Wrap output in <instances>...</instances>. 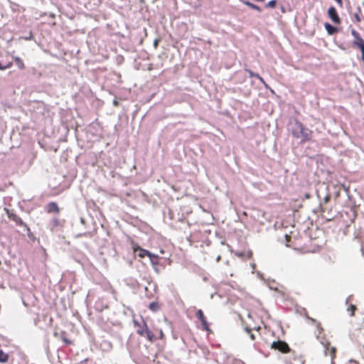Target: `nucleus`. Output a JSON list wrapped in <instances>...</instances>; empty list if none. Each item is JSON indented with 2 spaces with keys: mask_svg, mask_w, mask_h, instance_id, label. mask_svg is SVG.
<instances>
[{
  "mask_svg": "<svg viewBox=\"0 0 364 364\" xmlns=\"http://www.w3.org/2000/svg\"><path fill=\"white\" fill-rule=\"evenodd\" d=\"M242 2L243 4H245V6H249L250 9H252L253 10H255V11H259V12L262 11V9L259 6H257V4H255L252 3V2H250L248 0H242Z\"/></svg>",
  "mask_w": 364,
  "mask_h": 364,
  "instance_id": "obj_20",
  "label": "nucleus"
},
{
  "mask_svg": "<svg viewBox=\"0 0 364 364\" xmlns=\"http://www.w3.org/2000/svg\"><path fill=\"white\" fill-rule=\"evenodd\" d=\"M159 43V38H156L154 40V46L156 47V46L158 45V43Z\"/></svg>",
  "mask_w": 364,
  "mask_h": 364,
  "instance_id": "obj_32",
  "label": "nucleus"
},
{
  "mask_svg": "<svg viewBox=\"0 0 364 364\" xmlns=\"http://www.w3.org/2000/svg\"><path fill=\"white\" fill-rule=\"evenodd\" d=\"M353 298V296L352 295H350L349 296H348L346 299V304L348 305V302L352 299Z\"/></svg>",
  "mask_w": 364,
  "mask_h": 364,
  "instance_id": "obj_30",
  "label": "nucleus"
},
{
  "mask_svg": "<svg viewBox=\"0 0 364 364\" xmlns=\"http://www.w3.org/2000/svg\"><path fill=\"white\" fill-rule=\"evenodd\" d=\"M164 321H167V318L166 317H164Z\"/></svg>",
  "mask_w": 364,
  "mask_h": 364,
  "instance_id": "obj_49",
  "label": "nucleus"
},
{
  "mask_svg": "<svg viewBox=\"0 0 364 364\" xmlns=\"http://www.w3.org/2000/svg\"><path fill=\"white\" fill-rule=\"evenodd\" d=\"M361 52V60L364 63V45L361 47L358 48Z\"/></svg>",
  "mask_w": 364,
  "mask_h": 364,
  "instance_id": "obj_27",
  "label": "nucleus"
},
{
  "mask_svg": "<svg viewBox=\"0 0 364 364\" xmlns=\"http://www.w3.org/2000/svg\"><path fill=\"white\" fill-rule=\"evenodd\" d=\"M303 126L304 124L296 118L294 119L289 122V130L290 131L294 138L299 133V129H301V127H303Z\"/></svg>",
  "mask_w": 364,
  "mask_h": 364,
  "instance_id": "obj_8",
  "label": "nucleus"
},
{
  "mask_svg": "<svg viewBox=\"0 0 364 364\" xmlns=\"http://www.w3.org/2000/svg\"><path fill=\"white\" fill-rule=\"evenodd\" d=\"M164 336V333H163V331L161 330V339L163 338Z\"/></svg>",
  "mask_w": 364,
  "mask_h": 364,
  "instance_id": "obj_44",
  "label": "nucleus"
},
{
  "mask_svg": "<svg viewBox=\"0 0 364 364\" xmlns=\"http://www.w3.org/2000/svg\"><path fill=\"white\" fill-rule=\"evenodd\" d=\"M363 6H364V1L363 2Z\"/></svg>",
  "mask_w": 364,
  "mask_h": 364,
  "instance_id": "obj_51",
  "label": "nucleus"
},
{
  "mask_svg": "<svg viewBox=\"0 0 364 364\" xmlns=\"http://www.w3.org/2000/svg\"><path fill=\"white\" fill-rule=\"evenodd\" d=\"M33 38L32 35L31 34L30 36H28V38H26V40H31Z\"/></svg>",
  "mask_w": 364,
  "mask_h": 364,
  "instance_id": "obj_41",
  "label": "nucleus"
},
{
  "mask_svg": "<svg viewBox=\"0 0 364 364\" xmlns=\"http://www.w3.org/2000/svg\"><path fill=\"white\" fill-rule=\"evenodd\" d=\"M346 191L347 196H348V198H350V196H349V195H348V189H346Z\"/></svg>",
  "mask_w": 364,
  "mask_h": 364,
  "instance_id": "obj_45",
  "label": "nucleus"
},
{
  "mask_svg": "<svg viewBox=\"0 0 364 364\" xmlns=\"http://www.w3.org/2000/svg\"><path fill=\"white\" fill-rule=\"evenodd\" d=\"M235 364H245V363L241 360H237Z\"/></svg>",
  "mask_w": 364,
  "mask_h": 364,
  "instance_id": "obj_38",
  "label": "nucleus"
},
{
  "mask_svg": "<svg viewBox=\"0 0 364 364\" xmlns=\"http://www.w3.org/2000/svg\"><path fill=\"white\" fill-rule=\"evenodd\" d=\"M232 288L235 289V286L234 285H231Z\"/></svg>",
  "mask_w": 364,
  "mask_h": 364,
  "instance_id": "obj_48",
  "label": "nucleus"
},
{
  "mask_svg": "<svg viewBox=\"0 0 364 364\" xmlns=\"http://www.w3.org/2000/svg\"><path fill=\"white\" fill-rule=\"evenodd\" d=\"M5 68L4 65H2V63L0 62V70H4Z\"/></svg>",
  "mask_w": 364,
  "mask_h": 364,
  "instance_id": "obj_35",
  "label": "nucleus"
},
{
  "mask_svg": "<svg viewBox=\"0 0 364 364\" xmlns=\"http://www.w3.org/2000/svg\"><path fill=\"white\" fill-rule=\"evenodd\" d=\"M244 70L249 74L250 77H255L258 79L264 86L265 88L269 89L272 92H274V90L269 86V85L265 82L264 78L257 73L253 72L252 70L248 68L247 65L245 64Z\"/></svg>",
  "mask_w": 364,
  "mask_h": 364,
  "instance_id": "obj_9",
  "label": "nucleus"
},
{
  "mask_svg": "<svg viewBox=\"0 0 364 364\" xmlns=\"http://www.w3.org/2000/svg\"><path fill=\"white\" fill-rule=\"evenodd\" d=\"M350 33L354 38V40L352 42L353 47L359 48L364 46V40L361 38L360 33L358 31H356L354 28H352Z\"/></svg>",
  "mask_w": 364,
  "mask_h": 364,
  "instance_id": "obj_13",
  "label": "nucleus"
},
{
  "mask_svg": "<svg viewBox=\"0 0 364 364\" xmlns=\"http://www.w3.org/2000/svg\"><path fill=\"white\" fill-rule=\"evenodd\" d=\"M166 251L164 250L161 248V267L165 266L166 264H170L171 263V260L169 258L168 252L172 249V245L171 244L166 245Z\"/></svg>",
  "mask_w": 364,
  "mask_h": 364,
  "instance_id": "obj_7",
  "label": "nucleus"
},
{
  "mask_svg": "<svg viewBox=\"0 0 364 364\" xmlns=\"http://www.w3.org/2000/svg\"><path fill=\"white\" fill-rule=\"evenodd\" d=\"M0 287L3 288V286H1V285H0Z\"/></svg>",
  "mask_w": 364,
  "mask_h": 364,
  "instance_id": "obj_52",
  "label": "nucleus"
},
{
  "mask_svg": "<svg viewBox=\"0 0 364 364\" xmlns=\"http://www.w3.org/2000/svg\"><path fill=\"white\" fill-rule=\"evenodd\" d=\"M247 317H248V318H252V314H251V313H250V312H249V313L247 314Z\"/></svg>",
  "mask_w": 364,
  "mask_h": 364,
  "instance_id": "obj_43",
  "label": "nucleus"
},
{
  "mask_svg": "<svg viewBox=\"0 0 364 364\" xmlns=\"http://www.w3.org/2000/svg\"><path fill=\"white\" fill-rule=\"evenodd\" d=\"M354 18H355L356 22H360L361 21V18L359 16L358 13H355L354 14Z\"/></svg>",
  "mask_w": 364,
  "mask_h": 364,
  "instance_id": "obj_28",
  "label": "nucleus"
},
{
  "mask_svg": "<svg viewBox=\"0 0 364 364\" xmlns=\"http://www.w3.org/2000/svg\"><path fill=\"white\" fill-rule=\"evenodd\" d=\"M196 317L200 321L202 329L205 331H210L209 328V323L207 321L203 311L201 309H198L196 312Z\"/></svg>",
  "mask_w": 364,
  "mask_h": 364,
  "instance_id": "obj_10",
  "label": "nucleus"
},
{
  "mask_svg": "<svg viewBox=\"0 0 364 364\" xmlns=\"http://www.w3.org/2000/svg\"><path fill=\"white\" fill-rule=\"evenodd\" d=\"M306 313V318L312 323L315 324L316 327V330L318 333L315 332L316 338L320 341V343L323 347V353L325 356L330 355L331 357V364H336L333 361L334 358L336 357V348L335 347H330L331 343L326 340L325 336L321 338V334L323 332V328L319 322H318L316 319L309 316L306 314V311L305 309H303Z\"/></svg>",
  "mask_w": 364,
  "mask_h": 364,
  "instance_id": "obj_1",
  "label": "nucleus"
},
{
  "mask_svg": "<svg viewBox=\"0 0 364 364\" xmlns=\"http://www.w3.org/2000/svg\"><path fill=\"white\" fill-rule=\"evenodd\" d=\"M313 132L304 125L299 129V133L295 136V139H300V144L309 141L312 138Z\"/></svg>",
  "mask_w": 364,
  "mask_h": 364,
  "instance_id": "obj_3",
  "label": "nucleus"
},
{
  "mask_svg": "<svg viewBox=\"0 0 364 364\" xmlns=\"http://www.w3.org/2000/svg\"><path fill=\"white\" fill-rule=\"evenodd\" d=\"M324 28L329 36H333L340 31V28L328 22L324 23Z\"/></svg>",
  "mask_w": 364,
  "mask_h": 364,
  "instance_id": "obj_16",
  "label": "nucleus"
},
{
  "mask_svg": "<svg viewBox=\"0 0 364 364\" xmlns=\"http://www.w3.org/2000/svg\"><path fill=\"white\" fill-rule=\"evenodd\" d=\"M363 323H364V318H363Z\"/></svg>",
  "mask_w": 364,
  "mask_h": 364,
  "instance_id": "obj_50",
  "label": "nucleus"
},
{
  "mask_svg": "<svg viewBox=\"0 0 364 364\" xmlns=\"http://www.w3.org/2000/svg\"><path fill=\"white\" fill-rule=\"evenodd\" d=\"M9 360V355L5 353L3 350L0 349V363H6Z\"/></svg>",
  "mask_w": 364,
  "mask_h": 364,
  "instance_id": "obj_22",
  "label": "nucleus"
},
{
  "mask_svg": "<svg viewBox=\"0 0 364 364\" xmlns=\"http://www.w3.org/2000/svg\"><path fill=\"white\" fill-rule=\"evenodd\" d=\"M164 215V222L170 226H173V221H181V218L179 216V214L177 215V217L175 216L174 213L169 208H167V212L166 210L163 211Z\"/></svg>",
  "mask_w": 364,
  "mask_h": 364,
  "instance_id": "obj_4",
  "label": "nucleus"
},
{
  "mask_svg": "<svg viewBox=\"0 0 364 364\" xmlns=\"http://www.w3.org/2000/svg\"><path fill=\"white\" fill-rule=\"evenodd\" d=\"M340 7H343V0H334Z\"/></svg>",
  "mask_w": 364,
  "mask_h": 364,
  "instance_id": "obj_31",
  "label": "nucleus"
},
{
  "mask_svg": "<svg viewBox=\"0 0 364 364\" xmlns=\"http://www.w3.org/2000/svg\"><path fill=\"white\" fill-rule=\"evenodd\" d=\"M12 65H13V63L12 62L7 63L6 65H4L5 70L11 68Z\"/></svg>",
  "mask_w": 364,
  "mask_h": 364,
  "instance_id": "obj_29",
  "label": "nucleus"
},
{
  "mask_svg": "<svg viewBox=\"0 0 364 364\" xmlns=\"http://www.w3.org/2000/svg\"><path fill=\"white\" fill-rule=\"evenodd\" d=\"M113 105H114V106H117V105H119V102H118L116 100H114L113 101Z\"/></svg>",
  "mask_w": 364,
  "mask_h": 364,
  "instance_id": "obj_36",
  "label": "nucleus"
},
{
  "mask_svg": "<svg viewBox=\"0 0 364 364\" xmlns=\"http://www.w3.org/2000/svg\"><path fill=\"white\" fill-rule=\"evenodd\" d=\"M272 348L284 353L291 351V348L287 343L282 340L273 341L272 343Z\"/></svg>",
  "mask_w": 364,
  "mask_h": 364,
  "instance_id": "obj_6",
  "label": "nucleus"
},
{
  "mask_svg": "<svg viewBox=\"0 0 364 364\" xmlns=\"http://www.w3.org/2000/svg\"><path fill=\"white\" fill-rule=\"evenodd\" d=\"M244 329H245V331L247 333V334L250 336L251 340L254 341L255 339V334L252 333V330H255L257 332H258L261 329V327L259 326H255L253 328H252V327L247 326L245 327Z\"/></svg>",
  "mask_w": 364,
  "mask_h": 364,
  "instance_id": "obj_18",
  "label": "nucleus"
},
{
  "mask_svg": "<svg viewBox=\"0 0 364 364\" xmlns=\"http://www.w3.org/2000/svg\"><path fill=\"white\" fill-rule=\"evenodd\" d=\"M361 12V9H360V6H358L357 8V12L356 13H360Z\"/></svg>",
  "mask_w": 364,
  "mask_h": 364,
  "instance_id": "obj_39",
  "label": "nucleus"
},
{
  "mask_svg": "<svg viewBox=\"0 0 364 364\" xmlns=\"http://www.w3.org/2000/svg\"><path fill=\"white\" fill-rule=\"evenodd\" d=\"M318 198L319 199L318 206L316 209L314 210V213H318V212L324 213L325 210L326 208L324 205L326 203H327L329 201V200L331 198V196L329 194H326L323 197V198L321 200L319 194L318 193Z\"/></svg>",
  "mask_w": 364,
  "mask_h": 364,
  "instance_id": "obj_14",
  "label": "nucleus"
},
{
  "mask_svg": "<svg viewBox=\"0 0 364 364\" xmlns=\"http://www.w3.org/2000/svg\"><path fill=\"white\" fill-rule=\"evenodd\" d=\"M326 220L330 221V220H331V218H326Z\"/></svg>",
  "mask_w": 364,
  "mask_h": 364,
  "instance_id": "obj_47",
  "label": "nucleus"
},
{
  "mask_svg": "<svg viewBox=\"0 0 364 364\" xmlns=\"http://www.w3.org/2000/svg\"><path fill=\"white\" fill-rule=\"evenodd\" d=\"M277 3V0H270L265 4L266 8H275Z\"/></svg>",
  "mask_w": 364,
  "mask_h": 364,
  "instance_id": "obj_25",
  "label": "nucleus"
},
{
  "mask_svg": "<svg viewBox=\"0 0 364 364\" xmlns=\"http://www.w3.org/2000/svg\"><path fill=\"white\" fill-rule=\"evenodd\" d=\"M134 323L135 324H137L139 326V328L137 329V333L141 336H145V331H146L149 329L145 321L144 320L142 321L143 326H140L136 321H134Z\"/></svg>",
  "mask_w": 364,
  "mask_h": 364,
  "instance_id": "obj_19",
  "label": "nucleus"
},
{
  "mask_svg": "<svg viewBox=\"0 0 364 364\" xmlns=\"http://www.w3.org/2000/svg\"><path fill=\"white\" fill-rule=\"evenodd\" d=\"M363 335L361 333L360 329H357L355 332H353L350 334V340L355 343L357 346H363L364 347V344L361 342V339L363 338Z\"/></svg>",
  "mask_w": 364,
  "mask_h": 364,
  "instance_id": "obj_15",
  "label": "nucleus"
},
{
  "mask_svg": "<svg viewBox=\"0 0 364 364\" xmlns=\"http://www.w3.org/2000/svg\"><path fill=\"white\" fill-rule=\"evenodd\" d=\"M63 223L58 218L53 217L48 224V228L53 232L59 231L63 227Z\"/></svg>",
  "mask_w": 364,
  "mask_h": 364,
  "instance_id": "obj_11",
  "label": "nucleus"
},
{
  "mask_svg": "<svg viewBox=\"0 0 364 364\" xmlns=\"http://www.w3.org/2000/svg\"><path fill=\"white\" fill-rule=\"evenodd\" d=\"M138 250H139V253H138L139 257L143 258L145 256H148L154 270L156 272H159V257L157 255L152 254L149 251L142 249L141 247H139Z\"/></svg>",
  "mask_w": 364,
  "mask_h": 364,
  "instance_id": "obj_2",
  "label": "nucleus"
},
{
  "mask_svg": "<svg viewBox=\"0 0 364 364\" xmlns=\"http://www.w3.org/2000/svg\"><path fill=\"white\" fill-rule=\"evenodd\" d=\"M160 240H161V244L162 243V242H166V238L163 237L161 235Z\"/></svg>",
  "mask_w": 364,
  "mask_h": 364,
  "instance_id": "obj_33",
  "label": "nucleus"
},
{
  "mask_svg": "<svg viewBox=\"0 0 364 364\" xmlns=\"http://www.w3.org/2000/svg\"><path fill=\"white\" fill-rule=\"evenodd\" d=\"M149 308L150 310L156 312L159 309V304L157 301H153L149 304Z\"/></svg>",
  "mask_w": 364,
  "mask_h": 364,
  "instance_id": "obj_24",
  "label": "nucleus"
},
{
  "mask_svg": "<svg viewBox=\"0 0 364 364\" xmlns=\"http://www.w3.org/2000/svg\"><path fill=\"white\" fill-rule=\"evenodd\" d=\"M361 250H362V252H363V255H364L363 245L361 246Z\"/></svg>",
  "mask_w": 364,
  "mask_h": 364,
  "instance_id": "obj_46",
  "label": "nucleus"
},
{
  "mask_svg": "<svg viewBox=\"0 0 364 364\" xmlns=\"http://www.w3.org/2000/svg\"><path fill=\"white\" fill-rule=\"evenodd\" d=\"M63 340H64V341H65L66 343H70V341H69L68 339H67V338H64Z\"/></svg>",
  "mask_w": 364,
  "mask_h": 364,
  "instance_id": "obj_42",
  "label": "nucleus"
},
{
  "mask_svg": "<svg viewBox=\"0 0 364 364\" xmlns=\"http://www.w3.org/2000/svg\"><path fill=\"white\" fill-rule=\"evenodd\" d=\"M327 14L333 23L336 24H340L341 23V19L338 16L336 9L333 6H331L328 9Z\"/></svg>",
  "mask_w": 364,
  "mask_h": 364,
  "instance_id": "obj_12",
  "label": "nucleus"
},
{
  "mask_svg": "<svg viewBox=\"0 0 364 364\" xmlns=\"http://www.w3.org/2000/svg\"><path fill=\"white\" fill-rule=\"evenodd\" d=\"M7 214L9 218L14 221L17 225L23 227L25 228L29 237L31 236L32 233L30 228L18 215L14 213L9 212V210H7Z\"/></svg>",
  "mask_w": 364,
  "mask_h": 364,
  "instance_id": "obj_5",
  "label": "nucleus"
},
{
  "mask_svg": "<svg viewBox=\"0 0 364 364\" xmlns=\"http://www.w3.org/2000/svg\"><path fill=\"white\" fill-rule=\"evenodd\" d=\"M338 47L342 50H346V47L344 46V44H341L338 46Z\"/></svg>",
  "mask_w": 364,
  "mask_h": 364,
  "instance_id": "obj_34",
  "label": "nucleus"
},
{
  "mask_svg": "<svg viewBox=\"0 0 364 364\" xmlns=\"http://www.w3.org/2000/svg\"><path fill=\"white\" fill-rule=\"evenodd\" d=\"M46 210L48 213H58L60 212V208L55 202H50L46 206Z\"/></svg>",
  "mask_w": 364,
  "mask_h": 364,
  "instance_id": "obj_17",
  "label": "nucleus"
},
{
  "mask_svg": "<svg viewBox=\"0 0 364 364\" xmlns=\"http://www.w3.org/2000/svg\"><path fill=\"white\" fill-rule=\"evenodd\" d=\"M356 309V306L354 304H350L348 308L347 311H350V316H353L354 315L355 310Z\"/></svg>",
  "mask_w": 364,
  "mask_h": 364,
  "instance_id": "obj_26",
  "label": "nucleus"
},
{
  "mask_svg": "<svg viewBox=\"0 0 364 364\" xmlns=\"http://www.w3.org/2000/svg\"><path fill=\"white\" fill-rule=\"evenodd\" d=\"M147 339L151 342H153L154 340H156V336L151 331L148 329L146 331H145V336Z\"/></svg>",
  "mask_w": 364,
  "mask_h": 364,
  "instance_id": "obj_23",
  "label": "nucleus"
},
{
  "mask_svg": "<svg viewBox=\"0 0 364 364\" xmlns=\"http://www.w3.org/2000/svg\"><path fill=\"white\" fill-rule=\"evenodd\" d=\"M281 11L282 12L284 13L285 12V8L284 7L283 5L281 6Z\"/></svg>",
  "mask_w": 364,
  "mask_h": 364,
  "instance_id": "obj_37",
  "label": "nucleus"
},
{
  "mask_svg": "<svg viewBox=\"0 0 364 364\" xmlns=\"http://www.w3.org/2000/svg\"><path fill=\"white\" fill-rule=\"evenodd\" d=\"M12 58L15 61L16 65V66L18 67V69H20V70H24L25 69V65H24L23 60H21V58L20 57L16 56V55H12Z\"/></svg>",
  "mask_w": 364,
  "mask_h": 364,
  "instance_id": "obj_21",
  "label": "nucleus"
},
{
  "mask_svg": "<svg viewBox=\"0 0 364 364\" xmlns=\"http://www.w3.org/2000/svg\"><path fill=\"white\" fill-rule=\"evenodd\" d=\"M80 222L82 224H85V219L83 218H80Z\"/></svg>",
  "mask_w": 364,
  "mask_h": 364,
  "instance_id": "obj_40",
  "label": "nucleus"
}]
</instances>
